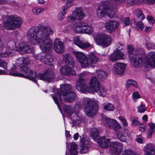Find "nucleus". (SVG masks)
Wrapping results in <instances>:
<instances>
[{"label": "nucleus", "mask_w": 155, "mask_h": 155, "mask_svg": "<svg viewBox=\"0 0 155 155\" xmlns=\"http://www.w3.org/2000/svg\"><path fill=\"white\" fill-rule=\"evenodd\" d=\"M53 32L52 29L48 26H42L38 30L32 28L27 33V39L32 44H38L42 51L48 54L52 48V40L50 36Z\"/></svg>", "instance_id": "obj_1"}, {"label": "nucleus", "mask_w": 155, "mask_h": 155, "mask_svg": "<svg viewBox=\"0 0 155 155\" xmlns=\"http://www.w3.org/2000/svg\"><path fill=\"white\" fill-rule=\"evenodd\" d=\"M29 60L28 58H21L17 60L16 64L21 67V73L15 72L12 69L11 70L9 74L15 76L30 79L35 82L37 80L35 77L39 79L48 82H52L55 78L53 71L48 70L45 71L43 73L36 74L30 68L26 66L29 64Z\"/></svg>", "instance_id": "obj_2"}, {"label": "nucleus", "mask_w": 155, "mask_h": 155, "mask_svg": "<svg viewBox=\"0 0 155 155\" xmlns=\"http://www.w3.org/2000/svg\"><path fill=\"white\" fill-rule=\"evenodd\" d=\"M129 61L131 66L138 68L144 65L147 67H155V52L151 51L145 56H139L134 54L129 55Z\"/></svg>", "instance_id": "obj_3"}, {"label": "nucleus", "mask_w": 155, "mask_h": 155, "mask_svg": "<svg viewBox=\"0 0 155 155\" xmlns=\"http://www.w3.org/2000/svg\"><path fill=\"white\" fill-rule=\"evenodd\" d=\"M98 139V143L103 147H110L109 152L114 155L120 154L123 150V144L117 142H110L107 137H102Z\"/></svg>", "instance_id": "obj_4"}, {"label": "nucleus", "mask_w": 155, "mask_h": 155, "mask_svg": "<svg viewBox=\"0 0 155 155\" xmlns=\"http://www.w3.org/2000/svg\"><path fill=\"white\" fill-rule=\"evenodd\" d=\"M73 87L70 84H65L60 86V92L58 96L60 100L65 101L71 102L74 101L76 98V94L73 91Z\"/></svg>", "instance_id": "obj_5"}, {"label": "nucleus", "mask_w": 155, "mask_h": 155, "mask_svg": "<svg viewBox=\"0 0 155 155\" xmlns=\"http://www.w3.org/2000/svg\"><path fill=\"white\" fill-rule=\"evenodd\" d=\"M98 101L88 98H84L82 101V104L84 107L86 115L92 117L97 113V110Z\"/></svg>", "instance_id": "obj_6"}, {"label": "nucleus", "mask_w": 155, "mask_h": 155, "mask_svg": "<svg viewBox=\"0 0 155 155\" xmlns=\"http://www.w3.org/2000/svg\"><path fill=\"white\" fill-rule=\"evenodd\" d=\"M63 60L65 61L66 65L65 67H62L61 69V73L63 75L69 76L75 75V71L72 69L75 63L71 55L68 54H64Z\"/></svg>", "instance_id": "obj_7"}, {"label": "nucleus", "mask_w": 155, "mask_h": 155, "mask_svg": "<svg viewBox=\"0 0 155 155\" xmlns=\"http://www.w3.org/2000/svg\"><path fill=\"white\" fill-rule=\"evenodd\" d=\"M73 31L77 34H91L93 32V28L90 25L84 21H77L74 23L72 28Z\"/></svg>", "instance_id": "obj_8"}, {"label": "nucleus", "mask_w": 155, "mask_h": 155, "mask_svg": "<svg viewBox=\"0 0 155 155\" xmlns=\"http://www.w3.org/2000/svg\"><path fill=\"white\" fill-rule=\"evenodd\" d=\"M93 38L97 45L104 47L108 46L112 41V39L110 36L102 33L96 34Z\"/></svg>", "instance_id": "obj_9"}, {"label": "nucleus", "mask_w": 155, "mask_h": 155, "mask_svg": "<svg viewBox=\"0 0 155 155\" xmlns=\"http://www.w3.org/2000/svg\"><path fill=\"white\" fill-rule=\"evenodd\" d=\"M22 23L21 18L17 16H12L9 17L4 23V26L6 29H13L20 27Z\"/></svg>", "instance_id": "obj_10"}, {"label": "nucleus", "mask_w": 155, "mask_h": 155, "mask_svg": "<svg viewBox=\"0 0 155 155\" xmlns=\"http://www.w3.org/2000/svg\"><path fill=\"white\" fill-rule=\"evenodd\" d=\"M64 109L68 116H71L73 123L78 124L81 122V118L80 114L78 112H74L73 107L70 106L65 105L64 106Z\"/></svg>", "instance_id": "obj_11"}, {"label": "nucleus", "mask_w": 155, "mask_h": 155, "mask_svg": "<svg viewBox=\"0 0 155 155\" xmlns=\"http://www.w3.org/2000/svg\"><path fill=\"white\" fill-rule=\"evenodd\" d=\"M102 122L106 126L114 131L120 127V124L116 120L111 119L106 116H104L103 118Z\"/></svg>", "instance_id": "obj_12"}, {"label": "nucleus", "mask_w": 155, "mask_h": 155, "mask_svg": "<svg viewBox=\"0 0 155 155\" xmlns=\"http://www.w3.org/2000/svg\"><path fill=\"white\" fill-rule=\"evenodd\" d=\"M73 53L82 67L86 68L91 65L87 57L83 53L78 51H73Z\"/></svg>", "instance_id": "obj_13"}, {"label": "nucleus", "mask_w": 155, "mask_h": 155, "mask_svg": "<svg viewBox=\"0 0 155 155\" xmlns=\"http://www.w3.org/2000/svg\"><path fill=\"white\" fill-rule=\"evenodd\" d=\"M120 25L119 22L115 20H111L106 22L104 27L106 30L110 33H111L117 30Z\"/></svg>", "instance_id": "obj_14"}, {"label": "nucleus", "mask_w": 155, "mask_h": 155, "mask_svg": "<svg viewBox=\"0 0 155 155\" xmlns=\"http://www.w3.org/2000/svg\"><path fill=\"white\" fill-rule=\"evenodd\" d=\"M125 57V54L124 52L117 49L114 51L112 54L109 55L108 58L110 61L114 62L119 60H124Z\"/></svg>", "instance_id": "obj_15"}, {"label": "nucleus", "mask_w": 155, "mask_h": 155, "mask_svg": "<svg viewBox=\"0 0 155 155\" xmlns=\"http://www.w3.org/2000/svg\"><path fill=\"white\" fill-rule=\"evenodd\" d=\"M77 89L82 93H93L90 87L87 86L86 81L77 82L76 85Z\"/></svg>", "instance_id": "obj_16"}, {"label": "nucleus", "mask_w": 155, "mask_h": 155, "mask_svg": "<svg viewBox=\"0 0 155 155\" xmlns=\"http://www.w3.org/2000/svg\"><path fill=\"white\" fill-rule=\"evenodd\" d=\"M107 4H108L107 2L100 3L96 11L97 15L98 17L103 18L106 15Z\"/></svg>", "instance_id": "obj_17"}, {"label": "nucleus", "mask_w": 155, "mask_h": 155, "mask_svg": "<svg viewBox=\"0 0 155 155\" xmlns=\"http://www.w3.org/2000/svg\"><path fill=\"white\" fill-rule=\"evenodd\" d=\"M53 48L54 50L57 53H62L64 50V47L63 43L59 39H55L53 43Z\"/></svg>", "instance_id": "obj_18"}, {"label": "nucleus", "mask_w": 155, "mask_h": 155, "mask_svg": "<svg viewBox=\"0 0 155 155\" xmlns=\"http://www.w3.org/2000/svg\"><path fill=\"white\" fill-rule=\"evenodd\" d=\"M126 64L124 63L117 62L114 64L113 69L115 73L119 75H122L125 70Z\"/></svg>", "instance_id": "obj_19"}, {"label": "nucleus", "mask_w": 155, "mask_h": 155, "mask_svg": "<svg viewBox=\"0 0 155 155\" xmlns=\"http://www.w3.org/2000/svg\"><path fill=\"white\" fill-rule=\"evenodd\" d=\"M15 50L20 52L21 54L30 53L33 51L32 49L29 48L25 42L21 43L18 44Z\"/></svg>", "instance_id": "obj_20"}, {"label": "nucleus", "mask_w": 155, "mask_h": 155, "mask_svg": "<svg viewBox=\"0 0 155 155\" xmlns=\"http://www.w3.org/2000/svg\"><path fill=\"white\" fill-rule=\"evenodd\" d=\"M89 86L93 92H97L100 84L98 79L95 77H92L89 82Z\"/></svg>", "instance_id": "obj_21"}, {"label": "nucleus", "mask_w": 155, "mask_h": 155, "mask_svg": "<svg viewBox=\"0 0 155 155\" xmlns=\"http://www.w3.org/2000/svg\"><path fill=\"white\" fill-rule=\"evenodd\" d=\"M73 42L74 44L82 49L91 48L93 47V45L88 42L83 43L81 41L78 37H76L74 38Z\"/></svg>", "instance_id": "obj_22"}, {"label": "nucleus", "mask_w": 155, "mask_h": 155, "mask_svg": "<svg viewBox=\"0 0 155 155\" xmlns=\"http://www.w3.org/2000/svg\"><path fill=\"white\" fill-rule=\"evenodd\" d=\"M122 127L120 126V127L115 130V132L117 138L120 141L126 142V137L128 136L127 134L124 131L121 130Z\"/></svg>", "instance_id": "obj_23"}, {"label": "nucleus", "mask_w": 155, "mask_h": 155, "mask_svg": "<svg viewBox=\"0 0 155 155\" xmlns=\"http://www.w3.org/2000/svg\"><path fill=\"white\" fill-rule=\"evenodd\" d=\"M145 155H155V146L151 143L147 144L144 147Z\"/></svg>", "instance_id": "obj_24"}, {"label": "nucleus", "mask_w": 155, "mask_h": 155, "mask_svg": "<svg viewBox=\"0 0 155 155\" xmlns=\"http://www.w3.org/2000/svg\"><path fill=\"white\" fill-rule=\"evenodd\" d=\"M73 15L77 20H81L84 17V15L81 8L77 7L73 11Z\"/></svg>", "instance_id": "obj_25"}, {"label": "nucleus", "mask_w": 155, "mask_h": 155, "mask_svg": "<svg viewBox=\"0 0 155 155\" xmlns=\"http://www.w3.org/2000/svg\"><path fill=\"white\" fill-rule=\"evenodd\" d=\"M95 73L97 77L101 80H105L107 76V73L104 71L100 69L97 70Z\"/></svg>", "instance_id": "obj_26"}, {"label": "nucleus", "mask_w": 155, "mask_h": 155, "mask_svg": "<svg viewBox=\"0 0 155 155\" xmlns=\"http://www.w3.org/2000/svg\"><path fill=\"white\" fill-rule=\"evenodd\" d=\"M81 142L82 145L80 152L82 153H85L88 150L89 147L88 141L86 140L82 139Z\"/></svg>", "instance_id": "obj_27"}, {"label": "nucleus", "mask_w": 155, "mask_h": 155, "mask_svg": "<svg viewBox=\"0 0 155 155\" xmlns=\"http://www.w3.org/2000/svg\"><path fill=\"white\" fill-rule=\"evenodd\" d=\"M106 10V15L109 18H112L116 16V10L115 9H113L112 8H109L107 4Z\"/></svg>", "instance_id": "obj_28"}, {"label": "nucleus", "mask_w": 155, "mask_h": 155, "mask_svg": "<svg viewBox=\"0 0 155 155\" xmlns=\"http://www.w3.org/2000/svg\"><path fill=\"white\" fill-rule=\"evenodd\" d=\"M88 58L91 65L94 64L99 61L97 57L92 53H90L88 54Z\"/></svg>", "instance_id": "obj_29"}, {"label": "nucleus", "mask_w": 155, "mask_h": 155, "mask_svg": "<svg viewBox=\"0 0 155 155\" xmlns=\"http://www.w3.org/2000/svg\"><path fill=\"white\" fill-rule=\"evenodd\" d=\"M44 8L40 7L35 6L32 8L31 12L35 15H38L42 13L45 10Z\"/></svg>", "instance_id": "obj_30"}, {"label": "nucleus", "mask_w": 155, "mask_h": 155, "mask_svg": "<svg viewBox=\"0 0 155 155\" xmlns=\"http://www.w3.org/2000/svg\"><path fill=\"white\" fill-rule=\"evenodd\" d=\"M104 109L105 110L110 111H113L115 109V107L112 103L106 102L103 104Z\"/></svg>", "instance_id": "obj_31"}, {"label": "nucleus", "mask_w": 155, "mask_h": 155, "mask_svg": "<svg viewBox=\"0 0 155 155\" xmlns=\"http://www.w3.org/2000/svg\"><path fill=\"white\" fill-rule=\"evenodd\" d=\"M64 2L67 4V5L64 6L62 10L60 11L63 12V13L66 14V10L68 8L73 5L72 2L74 0H63Z\"/></svg>", "instance_id": "obj_32"}, {"label": "nucleus", "mask_w": 155, "mask_h": 155, "mask_svg": "<svg viewBox=\"0 0 155 155\" xmlns=\"http://www.w3.org/2000/svg\"><path fill=\"white\" fill-rule=\"evenodd\" d=\"M94 92L97 93L99 95L102 97H104L107 94V91L106 89L104 87L102 86H100L98 87L97 92Z\"/></svg>", "instance_id": "obj_33"}, {"label": "nucleus", "mask_w": 155, "mask_h": 155, "mask_svg": "<svg viewBox=\"0 0 155 155\" xmlns=\"http://www.w3.org/2000/svg\"><path fill=\"white\" fill-rule=\"evenodd\" d=\"M70 152L71 155H77V147L74 143L72 142L71 143Z\"/></svg>", "instance_id": "obj_34"}, {"label": "nucleus", "mask_w": 155, "mask_h": 155, "mask_svg": "<svg viewBox=\"0 0 155 155\" xmlns=\"http://www.w3.org/2000/svg\"><path fill=\"white\" fill-rule=\"evenodd\" d=\"M41 61L45 64H49L52 61V59L50 56H42L40 59Z\"/></svg>", "instance_id": "obj_35"}, {"label": "nucleus", "mask_w": 155, "mask_h": 155, "mask_svg": "<svg viewBox=\"0 0 155 155\" xmlns=\"http://www.w3.org/2000/svg\"><path fill=\"white\" fill-rule=\"evenodd\" d=\"M141 3V0H128L127 5L128 6H130L134 5L140 4Z\"/></svg>", "instance_id": "obj_36"}, {"label": "nucleus", "mask_w": 155, "mask_h": 155, "mask_svg": "<svg viewBox=\"0 0 155 155\" xmlns=\"http://www.w3.org/2000/svg\"><path fill=\"white\" fill-rule=\"evenodd\" d=\"M141 97V96L138 91H135L132 93V99L133 102H136L138 99Z\"/></svg>", "instance_id": "obj_37"}, {"label": "nucleus", "mask_w": 155, "mask_h": 155, "mask_svg": "<svg viewBox=\"0 0 155 155\" xmlns=\"http://www.w3.org/2000/svg\"><path fill=\"white\" fill-rule=\"evenodd\" d=\"M126 84L127 86L132 85L136 88L138 87L137 82L131 79L127 81Z\"/></svg>", "instance_id": "obj_38"}, {"label": "nucleus", "mask_w": 155, "mask_h": 155, "mask_svg": "<svg viewBox=\"0 0 155 155\" xmlns=\"http://www.w3.org/2000/svg\"><path fill=\"white\" fill-rule=\"evenodd\" d=\"M91 136L93 139H95L97 137L99 134V132L97 128H93L91 130Z\"/></svg>", "instance_id": "obj_39"}, {"label": "nucleus", "mask_w": 155, "mask_h": 155, "mask_svg": "<svg viewBox=\"0 0 155 155\" xmlns=\"http://www.w3.org/2000/svg\"><path fill=\"white\" fill-rule=\"evenodd\" d=\"M136 15L139 20L142 21L145 18L142 12L140 10H138L137 12Z\"/></svg>", "instance_id": "obj_40"}, {"label": "nucleus", "mask_w": 155, "mask_h": 155, "mask_svg": "<svg viewBox=\"0 0 155 155\" xmlns=\"http://www.w3.org/2000/svg\"><path fill=\"white\" fill-rule=\"evenodd\" d=\"M118 119L121 121L123 125L125 127H127L128 126V123L127 120L122 116H120Z\"/></svg>", "instance_id": "obj_41"}, {"label": "nucleus", "mask_w": 155, "mask_h": 155, "mask_svg": "<svg viewBox=\"0 0 155 155\" xmlns=\"http://www.w3.org/2000/svg\"><path fill=\"white\" fill-rule=\"evenodd\" d=\"M122 155H139L132 150H125Z\"/></svg>", "instance_id": "obj_42"}, {"label": "nucleus", "mask_w": 155, "mask_h": 155, "mask_svg": "<svg viewBox=\"0 0 155 155\" xmlns=\"http://www.w3.org/2000/svg\"><path fill=\"white\" fill-rule=\"evenodd\" d=\"M86 74V73L85 72H83L79 74L78 75L79 78L77 82L85 81H86L84 79V77Z\"/></svg>", "instance_id": "obj_43"}, {"label": "nucleus", "mask_w": 155, "mask_h": 155, "mask_svg": "<svg viewBox=\"0 0 155 155\" xmlns=\"http://www.w3.org/2000/svg\"><path fill=\"white\" fill-rule=\"evenodd\" d=\"M76 20V19L73 15L72 13L67 18V20L70 23H73Z\"/></svg>", "instance_id": "obj_44"}, {"label": "nucleus", "mask_w": 155, "mask_h": 155, "mask_svg": "<svg viewBox=\"0 0 155 155\" xmlns=\"http://www.w3.org/2000/svg\"><path fill=\"white\" fill-rule=\"evenodd\" d=\"M136 141L138 143L143 144V137L142 135L140 134L137 136Z\"/></svg>", "instance_id": "obj_45"}, {"label": "nucleus", "mask_w": 155, "mask_h": 155, "mask_svg": "<svg viewBox=\"0 0 155 155\" xmlns=\"http://www.w3.org/2000/svg\"><path fill=\"white\" fill-rule=\"evenodd\" d=\"M146 47L147 49H151L154 48L155 45L154 44L147 41L146 43Z\"/></svg>", "instance_id": "obj_46"}, {"label": "nucleus", "mask_w": 155, "mask_h": 155, "mask_svg": "<svg viewBox=\"0 0 155 155\" xmlns=\"http://www.w3.org/2000/svg\"><path fill=\"white\" fill-rule=\"evenodd\" d=\"M137 109L139 112L143 113L145 111L146 108L144 105L141 104L138 107Z\"/></svg>", "instance_id": "obj_47"}, {"label": "nucleus", "mask_w": 155, "mask_h": 155, "mask_svg": "<svg viewBox=\"0 0 155 155\" xmlns=\"http://www.w3.org/2000/svg\"><path fill=\"white\" fill-rule=\"evenodd\" d=\"M148 125L149 127L148 130L154 132L155 130V124L153 123H150Z\"/></svg>", "instance_id": "obj_48"}, {"label": "nucleus", "mask_w": 155, "mask_h": 155, "mask_svg": "<svg viewBox=\"0 0 155 155\" xmlns=\"http://www.w3.org/2000/svg\"><path fill=\"white\" fill-rule=\"evenodd\" d=\"M144 3L148 5H152L155 3V0H142Z\"/></svg>", "instance_id": "obj_49"}, {"label": "nucleus", "mask_w": 155, "mask_h": 155, "mask_svg": "<svg viewBox=\"0 0 155 155\" xmlns=\"http://www.w3.org/2000/svg\"><path fill=\"white\" fill-rule=\"evenodd\" d=\"M146 125L144 123H141L139 126V129L140 131L142 132H144L146 131L145 127Z\"/></svg>", "instance_id": "obj_50"}, {"label": "nucleus", "mask_w": 155, "mask_h": 155, "mask_svg": "<svg viewBox=\"0 0 155 155\" xmlns=\"http://www.w3.org/2000/svg\"><path fill=\"white\" fill-rule=\"evenodd\" d=\"M11 56L10 52L6 51V52L3 54L0 53V58L1 57H7Z\"/></svg>", "instance_id": "obj_51"}, {"label": "nucleus", "mask_w": 155, "mask_h": 155, "mask_svg": "<svg viewBox=\"0 0 155 155\" xmlns=\"http://www.w3.org/2000/svg\"><path fill=\"white\" fill-rule=\"evenodd\" d=\"M127 49L129 53L130 54H131L134 50V48L133 46L131 45H128Z\"/></svg>", "instance_id": "obj_52"}, {"label": "nucleus", "mask_w": 155, "mask_h": 155, "mask_svg": "<svg viewBox=\"0 0 155 155\" xmlns=\"http://www.w3.org/2000/svg\"><path fill=\"white\" fill-rule=\"evenodd\" d=\"M0 66L2 67L5 69H6L7 67V64L4 61L0 60Z\"/></svg>", "instance_id": "obj_53"}, {"label": "nucleus", "mask_w": 155, "mask_h": 155, "mask_svg": "<svg viewBox=\"0 0 155 155\" xmlns=\"http://www.w3.org/2000/svg\"><path fill=\"white\" fill-rule=\"evenodd\" d=\"M65 15L63 13V12L60 11L58 15V19L60 21L62 20L63 19Z\"/></svg>", "instance_id": "obj_54"}, {"label": "nucleus", "mask_w": 155, "mask_h": 155, "mask_svg": "<svg viewBox=\"0 0 155 155\" xmlns=\"http://www.w3.org/2000/svg\"><path fill=\"white\" fill-rule=\"evenodd\" d=\"M136 25L140 29H143V28L144 27V25L143 24V22L141 21H140L138 22Z\"/></svg>", "instance_id": "obj_55"}, {"label": "nucleus", "mask_w": 155, "mask_h": 155, "mask_svg": "<svg viewBox=\"0 0 155 155\" xmlns=\"http://www.w3.org/2000/svg\"><path fill=\"white\" fill-rule=\"evenodd\" d=\"M132 119V125L133 126H135L137 125L138 124V121L137 120L135 119L133 117L131 118Z\"/></svg>", "instance_id": "obj_56"}, {"label": "nucleus", "mask_w": 155, "mask_h": 155, "mask_svg": "<svg viewBox=\"0 0 155 155\" xmlns=\"http://www.w3.org/2000/svg\"><path fill=\"white\" fill-rule=\"evenodd\" d=\"M147 19L149 22L151 24H153L154 23V20L153 18L150 16H148Z\"/></svg>", "instance_id": "obj_57"}, {"label": "nucleus", "mask_w": 155, "mask_h": 155, "mask_svg": "<svg viewBox=\"0 0 155 155\" xmlns=\"http://www.w3.org/2000/svg\"><path fill=\"white\" fill-rule=\"evenodd\" d=\"M130 19L129 18H125L124 23L126 25H128L130 23Z\"/></svg>", "instance_id": "obj_58"}, {"label": "nucleus", "mask_w": 155, "mask_h": 155, "mask_svg": "<svg viewBox=\"0 0 155 155\" xmlns=\"http://www.w3.org/2000/svg\"><path fill=\"white\" fill-rule=\"evenodd\" d=\"M52 97L55 103L57 105L59 109H60V107L59 106V104L57 100V99L56 97H55L54 95H52Z\"/></svg>", "instance_id": "obj_59"}, {"label": "nucleus", "mask_w": 155, "mask_h": 155, "mask_svg": "<svg viewBox=\"0 0 155 155\" xmlns=\"http://www.w3.org/2000/svg\"><path fill=\"white\" fill-rule=\"evenodd\" d=\"M65 135L67 139H67L71 137V135L69 134V132L68 131L65 130Z\"/></svg>", "instance_id": "obj_60"}, {"label": "nucleus", "mask_w": 155, "mask_h": 155, "mask_svg": "<svg viewBox=\"0 0 155 155\" xmlns=\"http://www.w3.org/2000/svg\"><path fill=\"white\" fill-rule=\"evenodd\" d=\"M153 132L148 130V133L147 135V138H149L152 137V135Z\"/></svg>", "instance_id": "obj_61"}, {"label": "nucleus", "mask_w": 155, "mask_h": 155, "mask_svg": "<svg viewBox=\"0 0 155 155\" xmlns=\"http://www.w3.org/2000/svg\"><path fill=\"white\" fill-rule=\"evenodd\" d=\"M130 24L132 25H136L137 23H136L135 19H133L131 20Z\"/></svg>", "instance_id": "obj_62"}, {"label": "nucleus", "mask_w": 155, "mask_h": 155, "mask_svg": "<svg viewBox=\"0 0 155 155\" xmlns=\"http://www.w3.org/2000/svg\"><path fill=\"white\" fill-rule=\"evenodd\" d=\"M38 3L41 4H43L45 3V0H38Z\"/></svg>", "instance_id": "obj_63"}, {"label": "nucleus", "mask_w": 155, "mask_h": 155, "mask_svg": "<svg viewBox=\"0 0 155 155\" xmlns=\"http://www.w3.org/2000/svg\"><path fill=\"white\" fill-rule=\"evenodd\" d=\"M79 135L78 133H77L75 134L74 135V140H76L78 138Z\"/></svg>", "instance_id": "obj_64"}]
</instances>
